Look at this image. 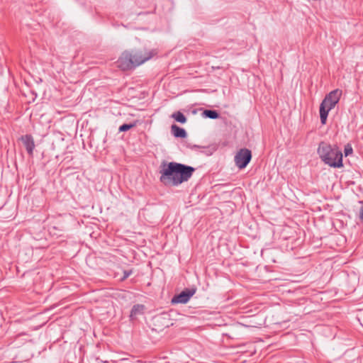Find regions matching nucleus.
<instances>
[{
  "label": "nucleus",
  "instance_id": "f257e3e1",
  "mask_svg": "<svg viewBox=\"0 0 363 363\" xmlns=\"http://www.w3.org/2000/svg\"><path fill=\"white\" fill-rule=\"evenodd\" d=\"M195 172L193 167L163 161L160 167V182L166 186H177L187 182Z\"/></svg>",
  "mask_w": 363,
  "mask_h": 363
},
{
  "label": "nucleus",
  "instance_id": "f03ea898",
  "mask_svg": "<svg viewBox=\"0 0 363 363\" xmlns=\"http://www.w3.org/2000/svg\"><path fill=\"white\" fill-rule=\"evenodd\" d=\"M157 54L156 50L145 47L135 48L123 51L119 57L118 67L123 71H128L144 64Z\"/></svg>",
  "mask_w": 363,
  "mask_h": 363
},
{
  "label": "nucleus",
  "instance_id": "7ed1b4c3",
  "mask_svg": "<svg viewBox=\"0 0 363 363\" xmlns=\"http://www.w3.org/2000/svg\"><path fill=\"white\" fill-rule=\"evenodd\" d=\"M318 154L322 161L330 167L334 168L343 167L342 153L337 145L320 142L318 148Z\"/></svg>",
  "mask_w": 363,
  "mask_h": 363
},
{
  "label": "nucleus",
  "instance_id": "20e7f679",
  "mask_svg": "<svg viewBox=\"0 0 363 363\" xmlns=\"http://www.w3.org/2000/svg\"><path fill=\"white\" fill-rule=\"evenodd\" d=\"M342 91L337 89L328 94L320 105V118L322 125L326 124L329 111L339 102Z\"/></svg>",
  "mask_w": 363,
  "mask_h": 363
},
{
  "label": "nucleus",
  "instance_id": "39448f33",
  "mask_svg": "<svg viewBox=\"0 0 363 363\" xmlns=\"http://www.w3.org/2000/svg\"><path fill=\"white\" fill-rule=\"evenodd\" d=\"M252 159V152L249 149H240L235 156V165L240 169L245 168Z\"/></svg>",
  "mask_w": 363,
  "mask_h": 363
},
{
  "label": "nucleus",
  "instance_id": "423d86ee",
  "mask_svg": "<svg viewBox=\"0 0 363 363\" xmlns=\"http://www.w3.org/2000/svg\"><path fill=\"white\" fill-rule=\"evenodd\" d=\"M196 289L191 288V289H185L181 293L177 295H175L172 299V303H187L191 297L196 293Z\"/></svg>",
  "mask_w": 363,
  "mask_h": 363
},
{
  "label": "nucleus",
  "instance_id": "0eeeda50",
  "mask_svg": "<svg viewBox=\"0 0 363 363\" xmlns=\"http://www.w3.org/2000/svg\"><path fill=\"white\" fill-rule=\"evenodd\" d=\"M21 141L28 155H32L35 148V143L31 135L27 134L21 137Z\"/></svg>",
  "mask_w": 363,
  "mask_h": 363
},
{
  "label": "nucleus",
  "instance_id": "6e6552de",
  "mask_svg": "<svg viewBox=\"0 0 363 363\" xmlns=\"http://www.w3.org/2000/svg\"><path fill=\"white\" fill-rule=\"evenodd\" d=\"M171 132L172 135L177 138H185L187 135L186 131L183 128H180L176 124L171 126Z\"/></svg>",
  "mask_w": 363,
  "mask_h": 363
},
{
  "label": "nucleus",
  "instance_id": "1a4fd4ad",
  "mask_svg": "<svg viewBox=\"0 0 363 363\" xmlns=\"http://www.w3.org/2000/svg\"><path fill=\"white\" fill-rule=\"evenodd\" d=\"M145 308V307L143 304L134 305L130 311V319L131 320L135 319L138 317V315L143 314Z\"/></svg>",
  "mask_w": 363,
  "mask_h": 363
},
{
  "label": "nucleus",
  "instance_id": "9d476101",
  "mask_svg": "<svg viewBox=\"0 0 363 363\" xmlns=\"http://www.w3.org/2000/svg\"><path fill=\"white\" fill-rule=\"evenodd\" d=\"M202 115L203 117L211 119H217L220 117L219 113L217 111L212 109L204 110Z\"/></svg>",
  "mask_w": 363,
  "mask_h": 363
},
{
  "label": "nucleus",
  "instance_id": "9b49d317",
  "mask_svg": "<svg viewBox=\"0 0 363 363\" xmlns=\"http://www.w3.org/2000/svg\"><path fill=\"white\" fill-rule=\"evenodd\" d=\"M171 117L173 118L177 122L182 124L185 123L187 121L186 117L179 111L173 113Z\"/></svg>",
  "mask_w": 363,
  "mask_h": 363
},
{
  "label": "nucleus",
  "instance_id": "f8f14e48",
  "mask_svg": "<svg viewBox=\"0 0 363 363\" xmlns=\"http://www.w3.org/2000/svg\"><path fill=\"white\" fill-rule=\"evenodd\" d=\"M138 123V121H133V123H123L121 125H120V127L118 128V131L119 132L128 131L130 129L135 127L137 125Z\"/></svg>",
  "mask_w": 363,
  "mask_h": 363
},
{
  "label": "nucleus",
  "instance_id": "ddd939ff",
  "mask_svg": "<svg viewBox=\"0 0 363 363\" xmlns=\"http://www.w3.org/2000/svg\"><path fill=\"white\" fill-rule=\"evenodd\" d=\"M133 274V270L132 269H130V270H124L123 271V277L120 279V281H125L129 276H130L131 274Z\"/></svg>",
  "mask_w": 363,
  "mask_h": 363
},
{
  "label": "nucleus",
  "instance_id": "4468645a",
  "mask_svg": "<svg viewBox=\"0 0 363 363\" xmlns=\"http://www.w3.org/2000/svg\"><path fill=\"white\" fill-rule=\"evenodd\" d=\"M88 363H108L107 360H102L99 357L91 358Z\"/></svg>",
  "mask_w": 363,
  "mask_h": 363
},
{
  "label": "nucleus",
  "instance_id": "2eb2a0df",
  "mask_svg": "<svg viewBox=\"0 0 363 363\" xmlns=\"http://www.w3.org/2000/svg\"><path fill=\"white\" fill-rule=\"evenodd\" d=\"M353 152L352 147L350 144H347L345 147L344 152L345 156L351 155Z\"/></svg>",
  "mask_w": 363,
  "mask_h": 363
},
{
  "label": "nucleus",
  "instance_id": "dca6fc26",
  "mask_svg": "<svg viewBox=\"0 0 363 363\" xmlns=\"http://www.w3.org/2000/svg\"><path fill=\"white\" fill-rule=\"evenodd\" d=\"M360 203L362 204V206H361L360 209H359V219L361 221H363V201H360Z\"/></svg>",
  "mask_w": 363,
  "mask_h": 363
},
{
  "label": "nucleus",
  "instance_id": "f3484780",
  "mask_svg": "<svg viewBox=\"0 0 363 363\" xmlns=\"http://www.w3.org/2000/svg\"><path fill=\"white\" fill-rule=\"evenodd\" d=\"M198 147H199V146L196 145L192 146V147H191V149H193V148H198Z\"/></svg>",
  "mask_w": 363,
  "mask_h": 363
},
{
  "label": "nucleus",
  "instance_id": "a211bd4d",
  "mask_svg": "<svg viewBox=\"0 0 363 363\" xmlns=\"http://www.w3.org/2000/svg\"><path fill=\"white\" fill-rule=\"evenodd\" d=\"M26 335V334L25 333H21V334H19V335H18V336H19V335Z\"/></svg>",
  "mask_w": 363,
  "mask_h": 363
}]
</instances>
